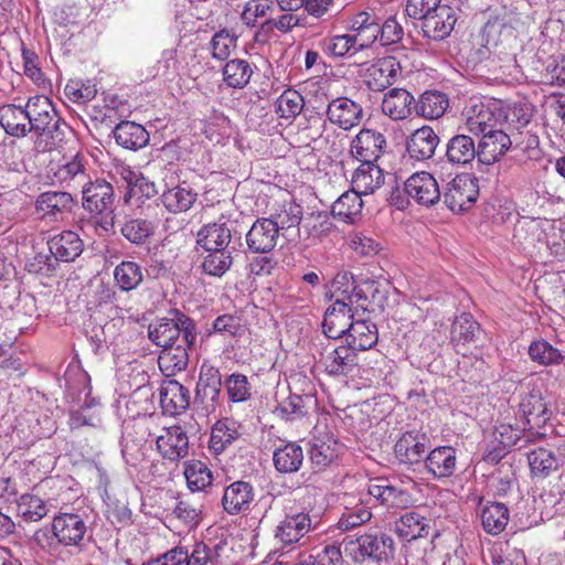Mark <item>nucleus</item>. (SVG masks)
I'll use <instances>...</instances> for the list:
<instances>
[{
  "label": "nucleus",
  "instance_id": "nucleus-1",
  "mask_svg": "<svg viewBox=\"0 0 565 565\" xmlns=\"http://www.w3.org/2000/svg\"><path fill=\"white\" fill-rule=\"evenodd\" d=\"M373 282H365L363 286H354L350 294L344 290V297L337 299L327 310L322 321L323 333L330 339H339L350 330V323L354 318L352 306L369 310L372 301L367 299L366 291L372 290Z\"/></svg>",
  "mask_w": 565,
  "mask_h": 565
},
{
  "label": "nucleus",
  "instance_id": "nucleus-2",
  "mask_svg": "<svg viewBox=\"0 0 565 565\" xmlns=\"http://www.w3.org/2000/svg\"><path fill=\"white\" fill-rule=\"evenodd\" d=\"M83 207L97 218V223L105 231L115 224L114 201L115 193L111 183L104 179L89 181L83 186Z\"/></svg>",
  "mask_w": 565,
  "mask_h": 565
},
{
  "label": "nucleus",
  "instance_id": "nucleus-3",
  "mask_svg": "<svg viewBox=\"0 0 565 565\" xmlns=\"http://www.w3.org/2000/svg\"><path fill=\"white\" fill-rule=\"evenodd\" d=\"M177 316V319L162 318L149 326L148 337L153 344L163 349L177 342L194 343L196 339L194 321L182 313Z\"/></svg>",
  "mask_w": 565,
  "mask_h": 565
},
{
  "label": "nucleus",
  "instance_id": "nucleus-4",
  "mask_svg": "<svg viewBox=\"0 0 565 565\" xmlns=\"http://www.w3.org/2000/svg\"><path fill=\"white\" fill-rule=\"evenodd\" d=\"M28 111L30 118V131L38 136H45L52 139L58 138L61 126H66L65 121L58 116L51 99L43 95L29 97Z\"/></svg>",
  "mask_w": 565,
  "mask_h": 565
},
{
  "label": "nucleus",
  "instance_id": "nucleus-5",
  "mask_svg": "<svg viewBox=\"0 0 565 565\" xmlns=\"http://www.w3.org/2000/svg\"><path fill=\"white\" fill-rule=\"evenodd\" d=\"M344 552L354 561H363L365 557L377 561L387 559L393 555L394 541L385 533H367L353 540L345 536L342 541Z\"/></svg>",
  "mask_w": 565,
  "mask_h": 565
},
{
  "label": "nucleus",
  "instance_id": "nucleus-6",
  "mask_svg": "<svg viewBox=\"0 0 565 565\" xmlns=\"http://www.w3.org/2000/svg\"><path fill=\"white\" fill-rule=\"evenodd\" d=\"M547 218L522 216L513 228V242L529 254L541 253L550 230Z\"/></svg>",
  "mask_w": 565,
  "mask_h": 565
},
{
  "label": "nucleus",
  "instance_id": "nucleus-7",
  "mask_svg": "<svg viewBox=\"0 0 565 565\" xmlns=\"http://www.w3.org/2000/svg\"><path fill=\"white\" fill-rule=\"evenodd\" d=\"M479 196V181L472 173L457 174L446 186L445 204L452 212L470 209Z\"/></svg>",
  "mask_w": 565,
  "mask_h": 565
},
{
  "label": "nucleus",
  "instance_id": "nucleus-8",
  "mask_svg": "<svg viewBox=\"0 0 565 565\" xmlns=\"http://www.w3.org/2000/svg\"><path fill=\"white\" fill-rule=\"evenodd\" d=\"M519 414L524 429L540 435V429L551 419L552 411L547 407L541 391L532 390L520 402Z\"/></svg>",
  "mask_w": 565,
  "mask_h": 565
},
{
  "label": "nucleus",
  "instance_id": "nucleus-9",
  "mask_svg": "<svg viewBox=\"0 0 565 565\" xmlns=\"http://www.w3.org/2000/svg\"><path fill=\"white\" fill-rule=\"evenodd\" d=\"M387 148L385 136L370 128H363L351 140L350 152L360 162L375 163Z\"/></svg>",
  "mask_w": 565,
  "mask_h": 565
},
{
  "label": "nucleus",
  "instance_id": "nucleus-10",
  "mask_svg": "<svg viewBox=\"0 0 565 565\" xmlns=\"http://www.w3.org/2000/svg\"><path fill=\"white\" fill-rule=\"evenodd\" d=\"M404 191L417 204L427 207L435 205L441 196L437 180L427 171L413 173L405 181Z\"/></svg>",
  "mask_w": 565,
  "mask_h": 565
},
{
  "label": "nucleus",
  "instance_id": "nucleus-11",
  "mask_svg": "<svg viewBox=\"0 0 565 565\" xmlns=\"http://www.w3.org/2000/svg\"><path fill=\"white\" fill-rule=\"evenodd\" d=\"M53 536L65 546L82 547L87 526L79 514L62 513L54 516L52 522Z\"/></svg>",
  "mask_w": 565,
  "mask_h": 565
},
{
  "label": "nucleus",
  "instance_id": "nucleus-12",
  "mask_svg": "<svg viewBox=\"0 0 565 565\" xmlns=\"http://www.w3.org/2000/svg\"><path fill=\"white\" fill-rule=\"evenodd\" d=\"M401 73V64L394 56H384L371 63L364 72L366 86L374 92H382L393 85Z\"/></svg>",
  "mask_w": 565,
  "mask_h": 565
},
{
  "label": "nucleus",
  "instance_id": "nucleus-13",
  "mask_svg": "<svg viewBox=\"0 0 565 565\" xmlns=\"http://www.w3.org/2000/svg\"><path fill=\"white\" fill-rule=\"evenodd\" d=\"M326 115L332 125L343 130H351L360 125L363 118V108L355 100L340 96L328 104Z\"/></svg>",
  "mask_w": 565,
  "mask_h": 565
},
{
  "label": "nucleus",
  "instance_id": "nucleus-14",
  "mask_svg": "<svg viewBox=\"0 0 565 565\" xmlns=\"http://www.w3.org/2000/svg\"><path fill=\"white\" fill-rule=\"evenodd\" d=\"M312 519L309 513L289 508L284 520L276 529V537L284 545L299 542L311 529Z\"/></svg>",
  "mask_w": 565,
  "mask_h": 565
},
{
  "label": "nucleus",
  "instance_id": "nucleus-15",
  "mask_svg": "<svg viewBox=\"0 0 565 565\" xmlns=\"http://www.w3.org/2000/svg\"><path fill=\"white\" fill-rule=\"evenodd\" d=\"M279 232L273 218H258L246 234V244L254 253L267 254L277 245Z\"/></svg>",
  "mask_w": 565,
  "mask_h": 565
},
{
  "label": "nucleus",
  "instance_id": "nucleus-16",
  "mask_svg": "<svg viewBox=\"0 0 565 565\" xmlns=\"http://www.w3.org/2000/svg\"><path fill=\"white\" fill-rule=\"evenodd\" d=\"M156 445L163 459H184L189 455V437L181 426L163 428Z\"/></svg>",
  "mask_w": 565,
  "mask_h": 565
},
{
  "label": "nucleus",
  "instance_id": "nucleus-17",
  "mask_svg": "<svg viewBox=\"0 0 565 565\" xmlns=\"http://www.w3.org/2000/svg\"><path fill=\"white\" fill-rule=\"evenodd\" d=\"M381 108L392 120H404L412 116L416 100L407 89L394 87L384 94Z\"/></svg>",
  "mask_w": 565,
  "mask_h": 565
},
{
  "label": "nucleus",
  "instance_id": "nucleus-18",
  "mask_svg": "<svg viewBox=\"0 0 565 565\" xmlns=\"http://www.w3.org/2000/svg\"><path fill=\"white\" fill-rule=\"evenodd\" d=\"M456 21L455 10L444 4L422 21V30L426 38L441 41L451 33Z\"/></svg>",
  "mask_w": 565,
  "mask_h": 565
},
{
  "label": "nucleus",
  "instance_id": "nucleus-19",
  "mask_svg": "<svg viewBox=\"0 0 565 565\" xmlns=\"http://www.w3.org/2000/svg\"><path fill=\"white\" fill-rule=\"evenodd\" d=\"M439 137L427 125L414 130L406 139V150L411 158L418 161L430 159L439 145Z\"/></svg>",
  "mask_w": 565,
  "mask_h": 565
},
{
  "label": "nucleus",
  "instance_id": "nucleus-20",
  "mask_svg": "<svg viewBox=\"0 0 565 565\" xmlns=\"http://www.w3.org/2000/svg\"><path fill=\"white\" fill-rule=\"evenodd\" d=\"M510 147V137L502 129H495L492 132L482 135L478 146L477 159L480 163L493 164L499 161Z\"/></svg>",
  "mask_w": 565,
  "mask_h": 565
},
{
  "label": "nucleus",
  "instance_id": "nucleus-21",
  "mask_svg": "<svg viewBox=\"0 0 565 565\" xmlns=\"http://www.w3.org/2000/svg\"><path fill=\"white\" fill-rule=\"evenodd\" d=\"M160 404L164 414L179 415L190 406V392L178 381H164L160 387Z\"/></svg>",
  "mask_w": 565,
  "mask_h": 565
},
{
  "label": "nucleus",
  "instance_id": "nucleus-22",
  "mask_svg": "<svg viewBox=\"0 0 565 565\" xmlns=\"http://www.w3.org/2000/svg\"><path fill=\"white\" fill-rule=\"evenodd\" d=\"M344 337L348 344L356 351H365L376 344L379 333L376 324L371 319L359 318L355 315Z\"/></svg>",
  "mask_w": 565,
  "mask_h": 565
},
{
  "label": "nucleus",
  "instance_id": "nucleus-23",
  "mask_svg": "<svg viewBox=\"0 0 565 565\" xmlns=\"http://www.w3.org/2000/svg\"><path fill=\"white\" fill-rule=\"evenodd\" d=\"M0 126L8 135L17 138L25 137L31 132L28 103L24 107L14 104L0 106Z\"/></svg>",
  "mask_w": 565,
  "mask_h": 565
},
{
  "label": "nucleus",
  "instance_id": "nucleus-24",
  "mask_svg": "<svg viewBox=\"0 0 565 565\" xmlns=\"http://www.w3.org/2000/svg\"><path fill=\"white\" fill-rule=\"evenodd\" d=\"M51 254L61 262H74L84 249L79 235L73 231H63L49 241Z\"/></svg>",
  "mask_w": 565,
  "mask_h": 565
},
{
  "label": "nucleus",
  "instance_id": "nucleus-25",
  "mask_svg": "<svg viewBox=\"0 0 565 565\" xmlns=\"http://www.w3.org/2000/svg\"><path fill=\"white\" fill-rule=\"evenodd\" d=\"M253 498V487L248 482L235 481L225 488L222 505L228 514L235 515L248 510Z\"/></svg>",
  "mask_w": 565,
  "mask_h": 565
},
{
  "label": "nucleus",
  "instance_id": "nucleus-26",
  "mask_svg": "<svg viewBox=\"0 0 565 565\" xmlns=\"http://www.w3.org/2000/svg\"><path fill=\"white\" fill-rule=\"evenodd\" d=\"M349 29L360 39V47H367L379 38V19L373 12L359 11L349 19Z\"/></svg>",
  "mask_w": 565,
  "mask_h": 565
},
{
  "label": "nucleus",
  "instance_id": "nucleus-27",
  "mask_svg": "<svg viewBox=\"0 0 565 565\" xmlns=\"http://www.w3.org/2000/svg\"><path fill=\"white\" fill-rule=\"evenodd\" d=\"M384 179V172L377 164L361 162L352 175L351 184L361 195H367L379 190Z\"/></svg>",
  "mask_w": 565,
  "mask_h": 565
},
{
  "label": "nucleus",
  "instance_id": "nucleus-28",
  "mask_svg": "<svg viewBox=\"0 0 565 565\" xmlns=\"http://www.w3.org/2000/svg\"><path fill=\"white\" fill-rule=\"evenodd\" d=\"M192 344L180 342L162 349L158 358V364L160 371L167 377L173 376L186 369L189 364L188 350Z\"/></svg>",
  "mask_w": 565,
  "mask_h": 565
},
{
  "label": "nucleus",
  "instance_id": "nucleus-29",
  "mask_svg": "<svg viewBox=\"0 0 565 565\" xmlns=\"http://www.w3.org/2000/svg\"><path fill=\"white\" fill-rule=\"evenodd\" d=\"M430 448V440L425 433L413 429L401 435L394 446L396 458H422Z\"/></svg>",
  "mask_w": 565,
  "mask_h": 565
},
{
  "label": "nucleus",
  "instance_id": "nucleus-30",
  "mask_svg": "<svg viewBox=\"0 0 565 565\" xmlns=\"http://www.w3.org/2000/svg\"><path fill=\"white\" fill-rule=\"evenodd\" d=\"M232 232L226 223L204 224L196 234V244L204 250L228 248Z\"/></svg>",
  "mask_w": 565,
  "mask_h": 565
},
{
  "label": "nucleus",
  "instance_id": "nucleus-31",
  "mask_svg": "<svg viewBox=\"0 0 565 565\" xmlns=\"http://www.w3.org/2000/svg\"><path fill=\"white\" fill-rule=\"evenodd\" d=\"M359 363L358 351L350 344L340 345L324 356V367L330 375H347Z\"/></svg>",
  "mask_w": 565,
  "mask_h": 565
},
{
  "label": "nucleus",
  "instance_id": "nucleus-32",
  "mask_svg": "<svg viewBox=\"0 0 565 565\" xmlns=\"http://www.w3.org/2000/svg\"><path fill=\"white\" fill-rule=\"evenodd\" d=\"M480 331V324L475 320L471 313H461L456 317L450 329V342L457 353L466 354L461 351L467 344L475 342Z\"/></svg>",
  "mask_w": 565,
  "mask_h": 565
},
{
  "label": "nucleus",
  "instance_id": "nucleus-33",
  "mask_svg": "<svg viewBox=\"0 0 565 565\" xmlns=\"http://www.w3.org/2000/svg\"><path fill=\"white\" fill-rule=\"evenodd\" d=\"M239 437L241 433L235 422L228 418L220 419L211 428L209 450L212 455L218 456L238 440Z\"/></svg>",
  "mask_w": 565,
  "mask_h": 565
},
{
  "label": "nucleus",
  "instance_id": "nucleus-34",
  "mask_svg": "<svg viewBox=\"0 0 565 565\" xmlns=\"http://www.w3.org/2000/svg\"><path fill=\"white\" fill-rule=\"evenodd\" d=\"M73 203L72 195L65 191H47L39 195L35 207L42 217L56 218L70 211Z\"/></svg>",
  "mask_w": 565,
  "mask_h": 565
},
{
  "label": "nucleus",
  "instance_id": "nucleus-35",
  "mask_svg": "<svg viewBox=\"0 0 565 565\" xmlns=\"http://www.w3.org/2000/svg\"><path fill=\"white\" fill-rule=\"evenodd\" d=\"M312 405H316L312 396L290 394L276 406L274 414L286 422L301 420L308 416Z\"/></svg>",
  "mask_w": 565,
  "mask_h": 565
},
{
  "label": "nucleus",
  "instance_id": "nucleus-36",
  "mask_svg": "<svg viewBox=\"0 0 565 565\" xmlns=\"http://www.w3.org/2000/svg\"><path fill=\"white\" fill-rule=\"evenodd\" d=\"M429 520L416 511H409L401 515L395 522V532L405 541L425 537L429 534Z\"/></svg>",
  "mask_w": 565,
  "mask_h": 565
},
{
  "label": "nucleus",
  "instance_id": "nucleus-37",
  "mask_svg": "<svg viewBox=\"0 0 565 565\" xmlns=\"http://www.w3.org/2000/svg\"><path fill=\"white\" fill-rule=\"evenodd\" d=\"M498 117L483 103L475 104L467 110L466 126L471 134L486 135L495 130Z\"/></svg>",
  "mask_w": 565,
  "mask_h": 565
},
{
  "label": "nucleus",
  "instance_id": "nucleus-38",
  "mask_svg": "<svg viewBox=\"0 0 565 565\" xmlns=\"http://www.w3.org/2000/svg\"><path fill=\"white\" fill-rule=\"evenodd\" d=\"M359 41V38L351 34H338L321 39L318 46L327 56L339 58L363 50L364 47H360Z\"/></svg>",
  "mask_w": 565,
  "mask_h": 565
},
{
  "label": "nucleus",
  "instance_id": "nucleus-39",
  "mask_svg": "<svg viewBox=\"0 0 565 565\" xmlns=\"http://www.w3.org/2000/svg\"><path fill=\"white\" fill-rule=\"evenodd\" d=\"M509 520V509L504 503L489 501L481 509L482 527L491 535H498L503 532Z\"/></svg>",
  "mask_w": 565,
  "mask_h": 565
},
{
  "label": "nucleus",
  "instance_id": "nucleus-40",
  "mask_svg": "<svg viewBox=\"0 0 565 565\" xmlns=\"http://www.w3.org/2000/svg\"><path fill=\"white\" fill-rule=\"evenodd\" d=\"M116 142L126 149H139L147 145L149 135L143 126L134 121H121L114 130Z\"/></svg>",
  "mask_w": 565,
  "mask_h": 565
},
{
  "label": "nucleus",
  "instance_id": "nucleus-41",
  "mask_svg": "<svg viewBox=\"0 0 565 565\" xmlns=\"http://www.w3.org/2000/svg\"><path fill=\"white\" fill-rule=\"evenodd\" d=\"M253 74L250 63L244 58L230 60L222 68L223 82L227 87L235 89L247 86Z\"/></svg>",
  "mask_w": 565,
  "mask_h": 565
},
{
  "label": "nucleus",
  "instance_id": "nucleus-42",
  "mask_svg": "<svg viewBox=\"0 0 565 565\" xmlns=\"http://www.w3.org/2000/svg\"><path fill=\"white\" fill-rule=\"evenodd\" d=\"M84 161V156L77 152L58 166L53 174V181L65 188L72 186V183H81L86 178Z\"/></svg>",
  "mask_w": 565,
  "mask_h": 565
},
{
  "label": "nucleus",
  "instance_id": "nucleus-43",
  "mask_svg": "<svg viewBox=\"0 0 565 565\" xmlns=\"http://www.w3.org/2000/svg\"><path fill=\"white\" fill-rule=\"evenodd\" d=\"M449 102L446 94L437 90H426L416 102L415 111L423 118L437 119L445 114Z\"/></svg>",
  "mask_w": 565,
  "mask_h": 565
},
{
  "label": "nucleus",
  "instance_id": "nucleus-44",
  "mask_svg": "<svg viewBox=\"0 0 565 565\" xmlns=\"http://www.w3.org/2000/svg\"><path fill=\"white\" fill-rule=\"evenodd\" d=\"M361 196L360 192L353 189L344 192L332 204L333 216L345 223H354L362 212L363 201Z\"/></svg>",
  "mask_w": 565,
  "mask_h": 565
},
{
  "label": "nucleus",
  "instance_id": "nucleus-45",
  "mask_svg": "<svg viewBox=\"0 0 565 565\" xmlns=\"http://www.w3.org/2000/svg\"><path fill=\"white\" fill-rule=\"evenodd\" d=\"M475 141L467 135H456L447 143L446 157L449 162L467 164L477 157Z\"/></svg>",
  "mask_w": 565,
  "mask_h": 565
},
{
  "label": "nucleus",
  "instance_id": "nucleus-46",
  "mask_svg": "<svg viewBox=\"0 0 565 565\" xmlns=\"http://www.w3.org/2000/svg\"><path fill=\"white\" fill-rule=\"evenodd\" d=\"M527 354L532 362L541 366L559 365L565 360V354L544 339L532 341Z\"/></svg>",
  "mask_w": 565,
  "mask_h": 565
},
{
  "label": "nucleus",
  "instance_id": "nucleus-47",
  "mask_svg": "<svg viewBox=\"0 0 565 565\" xmlns=\"http://www.w3.org/2000/svg\"><path fill=\"white\" fill-rule=\"evenodd\" d=\"M345 446L332 434L315 435L309 450L310 459H338L344 456Z\"/></svg>",
  "mask_w": 565,
  "mask_h": 565
},
{
  "label": "nucleus",
  "instance_id": "nucleus-48",
  "mask_svg": "<svg viewBox=\"0 0 565 565\" xmlns=\"http://www.w3.org/2000/svg\"><path fill=\"white\" fill-rule=\"evenodd\" d=\"M114 280L122 291L135 290L143 280L142 268L136 262L124 260L115 267Z\"/></svg>",
  "mask_w": 565,
  "mask_h": 565
},
{
  "label": "nucleus",
  "instance_id": "nucleus-49",
  "mask_svg": "<svg viewBox=\"0 0 565 565\" xmlns=\"http://www.w3.org/2000/svg\"><path fill=\"white\" fill-rule=\"evenodd\" d=\"M519 439L518 430L510 425H500L495 427L491 450L484 459H503L509 449L513 447Z\"/></svg>",
  "mask_w": 565,
  "mask_h": 565
},
{
  "label": "nucleus",
  "instance_id": "nucleus-50",
  "mask_svg": "<svg viewBox=\"0 0 565 565\" xmlns=\"http://www.w3.org/2000/svg\"><path fill=\"white\" fill-rule=\"evenodd\" d=\"M183 475L192 492L203 491L213 482V473L203 461H188Z\"/></svg>",
  "mask_w": 565,
  "mask_h": 565
},
{
  "label": "nucleus",
  "instance_id": "nucleus-51",
  "mask_svg": "<svg viewBox=\"0 0 565 565\" xmlns=\"http://www.w3.org/2000/svg\"><path fill=\"white\" fill-rule=\"evenodd\" d=\"M196 194L184 186H173L164 191L161 201L164 207L172 213L188 211L194 203Z\"/></svg>",
  "mask_w": 565,
  "mask_h": 565
},
{
  "label": "nucleus",
  "instance_id": "nucleus-52",
  "mask_svg": "<svg viewBox=\"0 0 565 565\" xmlns=\"http://www.w3.org/2000/svg\"><path fill=\"white\" fill-rule=\"evenodd\" d=\"M205 252L207 254L202 262L203 271L212 277H222L233 264L232 252L228 248Z\"/></svg>",
  "mask_w": 565,
  "mask_h": 565
},
{
  "label": "nucleus",
  "instance_id": "nucleus-53",
  "mask_svg": "<svg viewBox=\"0 0 565 565\" xmlns=\"http://www.w3.org/2000/svg\"><path fill=\"white\" fill-rule=\"evenodd\" d=\"M18 511L26 522H38L47 515L50 509L39 495L24 493L18 500Z\"/></svg>",
  "mask_w": 565,
  "mask_h": 565
},
{
  "label": "nucleus",
  "instance_id": "nucleus-54",
  "mask_svg": "<svg viewBox=\"0 0 565 565\" xmlns=\"http://www.w3.org/2000/svg\"><path fill=\"white\" fill-rule=\"evenodd\" d=\"M305 106L302 95L292 88H288L276 100V113L286 120L297 117Z\"/></svg>",
  "mask_w": 565,
  "mask_h": 565
},
{
  "label": "nucleus",
  "instance_id": "nucleus-55",
  "mask_svg": "<svg viewBox=\"0 0 565 565\" xmlns=\"http://www.w3.org/2000/svg\"><path fill=\"white\" fill-rule=\"evenodd\" d=\"M269 218L274 220L278 230L299 225L302 218V207L292 200H285Z\"/></svg>",
  "mask_w": 565,
  "mask_h": 565
},
{
  "label": "nucleus",
  "instance_id": "nucleus-56",
  "mask_svg": "<svg viewBox=\"0 0 565 565\" xmlns=\"http://www.w3.org/2000/svg\"><path fill=\"white\" fill-rule=\"evenodd\" d=\"M236 46L237 36L227 29L216 32L210 41L212 57L220 61L227 60Z\"/></svg>",
  "mask_w": 565,
  "mask_h": 565
},
{
  "label": "nucleus",
  "instance_id": "nucleus-57",
  "mask_svg": "<svg viewBox=\"0 0 565 565\" xmlns=\"http://www.w3.org/2000/svg\"><path fill=\"white\" fill-rule=\"evenodd\" d=\"M154 231L152 222L143 218H130L121 227V234L130 243L136 245L143 244Z\"/></svg>",
  "mask_w": 565,
  "mask_h": 565
},
{
  "label": "nucleus",
  "instance_id": "nucleus-58",
  "mask_svg": "<svg viewBox=\"0 0 565 565\" xmlns=\"http://www.w3.org/2000/svg\"><path fill=\"white\" fill-rule=\"evenodd\" d=\"M22 58L25 76L29 77L38 87L46 88L50 85V82L39 66V56L35 52L23 49Z\"/></svg>",
  "mask_w": 565,
  "mask_h": 565
},
{
  "label": "nucleus",
  "instance_id": "nucleus-59",
  "mask_svg": "<svg viewBox=\"0 0 565 565\" xmlns=\"http://www.w3.org/2000/svg\"><path fill=\"white\" fill-rule=\"evenodd\" d=\"M64 93L71 102L85 104L96 97L97 89L95 85L89 82L82 83L71 79L65 85Z\"/></svg>",
  "mask_w": 565,
  "mask_h": 565
},
{
  "label": "nucleus",
  "instance_id": "nucleus-60",
  "mask_svg": "<svg viewBox=\"0 0 565 565\" xmlns=\"http://www.w3.org/2000/svg\"><path fill=\"white\" fill-rule=\"evenodd\" d=\"M138 433H131L126 430L121 437V454L124 458L138 459V457H145L146 440L143 434L137 436Z\"/></svg>",
  "mask_w": 565,
  "mask_h": 565
},
{
  "label": "nucleus",
  "instance_id": "nucleus-61",
  "mask_svg": "<svg viewBox=\"0 0 565 565\" xmlns=\"http://www.w3.org/2000/svg\"><path fill=\"white\" fill-rule=\"evenodd\" d=\"M228 398L234 403L244 402L249 398V384L246 375L234 373L226 380Z\"/></svg>",
  "mask_w": 565,
  "mask_h": 565
},
{
  "label": "nucleus",
  "instance_id": "nucleus-62",
  "mask_svg": "<svg viewBox=\"0 0 565 565\" xmlns=\"http://www.w3.org/2000/svg\"><path fill=\"white\" fill-rule=\"evenodd\" d=\"M213 330L223 335L239 337L244 332V326L238 316L222 315L214 320Z\"/></svg>",
  "mask_w": 565,
  "mask_h": 565
},
{
  "label": "nucleus",
  "instance_id": "nucleus-63",
  "mask_svg": "<svg viewBox=\"0 0 565 565\" xmlns=\"http://www.w3.org/2000/svg\"><path fill=\"white\" fill-rule=\"evenodd\" d=\"M222 548L221 544H216L211 550L205 543L199 542L193 546L191 553L188 552V559L185 565H206L207 563H214L218 556V550Z\"/></svg>",
  "mask_w": 565,
  "mask_h": 565
},
{
  "label": "nucleus",
  "instance_id": "nucleus-64",
  "mask_svg": "<svg viewBox=\"0 0 565 565\" xmlns=\"http://www.w3.org/2000/svg\"><path fill=\"white\" fill-rule=\"evenodd\" d=\"M271 8V0H250L245 6L242 13V20L246 25L253 26L257 19L266 17Z\"/></svg>",
  "mask_w": 565,
  "mask_h": 565
}]
</instances>
